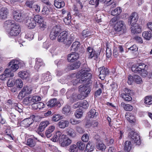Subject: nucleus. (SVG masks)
<instances>
[{"mask_svg":"<svg viewBox=\"0 0 152 152\" xmlns=\"http://www.w3.org/2000/svg\"><path fill=\"white\" fill-rule=\"evenodd\" d=\"M89 69H83L77 73L72 74L71 75V81L74 86L79 83H83L85 82L88 79H90L92 76L91 74L88 73Z\"/></svg>","mask_w":152,"mask_h":152,"instance_id":"1","label":"nucleus"},{"mask_svg":"<svg viewBox=\"0 0 152 152\" xmlns=\"http://www.w3.org/2000/svg\"><path fill=\"white\" fill-rule=\"evenodd\" d=\"M4 27L5 28L7 27L9 28L6 29V32L10 37L16 36L20 32L19 24L13 20L6 21L4 23Z\"/></svg>","mask_w":152,"mask_h":152,"instance_id":"2","label":"nucleus"},{"mask_svg":"<svg viewBox=\"0 0 152 152\" xmlns=\"http://www.w3.org/2000/svg\"><path fill=\"white\" fill-rule=\"evenodd\" d=\"M145 65L144 64L139 65L138 66L133 65L132 67V71L134 73L140 74L142 77H144L147 76L148 72L145 69Z\"/></svg>","mask_w":152,"mask_h":152,"instance_id":"3","label":"nucleus"},{"mask_svg":"<svg viewBox=\"0 0 152 152\" xmlns=\"http://www.w3.org/2000/svg\"><path fill=\"white\" fill-rule=\"evenodd\" d=\"M126 25L124 22L122 20L118 21L114 24V26L115 30L118 32L124 31L126 30Z\"/></svg>","mask_w":152,"mask_h":152,"instance_id":"4","label":"nucleus"},{"mask_svg":"<svg viewBox=\"0 0 152 152\" xmlns=\"http://www.w3.org/2000/svg\"><path fill=\"white\" fill-rule=\"evenodd\" d=\"M129 138L132 139V140L137 145H140L141 143V140L140 136L136 132L134 131H131L128 134Z\"/></svg>","mask_w":152,"mask_h":152,"instance_id":"5","label":"nucleus"},{"mask_svg":"<svg viewBox=\"0 0 152 152\" xmlns=\"http://www.w3.org/2000/svg\"><path fill=\"white\" fill-rule=\"evenodd\" d=\"M61 29L59 26L57 25L52 28L50 34V39L53 40L55 39L60 32Z\"/></svg>","mask_w":152,"mask_h":152,"instance_id":"6","label":"nucleus"},{"mask_svg":"<svg viewBox=\"0 0 152 152\" xmlns=\"http://www.w3.org/2000/svg\"><path fill=\"white\" fill-rule=\"evenodd\" d=\"M72 140L66 135L63 134L59 140V143L62 147L67 146L70 144Z\"/></svg>","mask_w":152,"mask_h":152,"instance_id":"7","label":"nucleus"},{"mask_svg":"<svg viewBox=\"0 0 152 152\" xmlns=\"http://www.w3.org/2000/svg\"><path fill=\"white\" fill-rule=\"evenodd\" d=\"M124 93L121 94V97L126 101H131L132 99V98L131 96V94L132 93L131 90L129 89L126 88L124 89Z\"/></svg>","mask_w":152,"mask_h":152,"instance_id":"8","label":"nucleus"},{"mask_svg":"<svg viewBox=\"0 0 152 152\" xmlns=\"http://www.w3.org/2000/svg\"><path fill=\"white\" fill-rule=\"evenodd\" d=\"M86 55L89 58L96 60L99 54L96 53L92 48L89 47L87 49Z\"/></svg>","mask_w":152,"mask_h":152,"instance_id":"9","label":"nucleus"},{"mask_svg":"<svg viewBox=\"0 0 152 152\" xmlns=\"http://www.w3.org/2000/svg\"><path fill=\"white\" fill-rule=\"evenodd\" d=\"M67 40V32L65 31L61 32L58 37V42H63L66 45H68Z\"/></svg>","mask_w":152,"mask_h":152,"instance_id":"10","label":"nucleus"},{"mask_svg":"<svg viewBox=\"0 0 152 152\" xmlns=\"http://www.w3.org/2000/svg\"><path fill=\"white\" fill-rule=\"evenodd\" d=\"M98 70L100 72L99 75V78L102 80H104L106 75L109 74L108 69L103 66L99 68Z\"/></svg>","mask_w":152,"mask_h":152,"instance_id":"11","label":"nucleus"},{"mask_svg":"<svg viewBox=\"0 0 152 152\" xmlns=\"http://www.w3.org/2000/svg\"><path fill=\"white\" fill-rule=\"evenodd\" d=\"M34 20L36 22L39 24L41 28H46V23L43 21L42 17L39 15H36L34 17Z\"/></svg>","mask_w":152,"mask_h":152,"instance_id":"12","label":"nucleus"},{"mask_svg":"<svg viewBox=\"0 0 152 152\" xmlns=\"http://www.w3.org/2000/svg\"><path fill=\"white\" fill-rule=\"evenodd\" d=\"M138 19V16L137 13L134 12L132 14L128 19V23L130 25H134L136 24Z\"/></svg>","mask_w":152,"mask_h":152,"instance_id":"13","label":"nucleus"},{"mask_svg":"<svg viewBox=\"0 0 152 152\" xmlns=\"http://www.w3.org/2000/svg\"><path fill=\"white\" fill-rule=\"evenodd\" d=\"M26 25L29 29H32L34 28L36 25L35 20L34 18H28L26 21Z\"/></svg>","mask_w":152,"mask_h":152,"instance_id":"14","label":"nucleus"},{"mask_svg":"<svg viewBox=\"0 0 152 152\" xmlns=\"http://www.w3.org/2000/svg\"><path fill=\"white\" fill-rule=\"evenodd\" d=\"M34 121L31 118H26L23 120L20 123L21 125L26 128H27L31 125Z\"/></svg>","mask_w":152,"mask_h":152,"instance_id":"15","label":"nucleus"},{"mask_svg":"<svg viewBox=\"0 0 152 152\" xmlns=\"http://www.w3.org/2000/svg\"><path fill=\"white\" fill-rule=\"evenodd\" d=\"M78 54L75 52H72L69 54L67 56V60L70 62L75 61L79 58Z\"/></svg>","mask_w":152,"mask_h":152,"instance_id":"16","label":"nucleus"},{"mask_svg":"<svg viewBox=\"0 0 152 152\" xmlns=\"http://www.w3.org/2000/svg\"><path fill=\"white\" fill-rule=\"evenodd\" d=\"M131 32L134 34H137L141 33L142 31L141 27L138 24H134V25H131Z\"/></svg>","mask_w":152,"mask_h":152,"instance_id":"17","label":"nucleus"},{"mask_svg":"<svg viewBox=\"0 0 152 152\" xmlns=\"http://www.w3.org/2000/svg\"><path fill=\"white\" fill-rule=\"evenodd\" d=\"M99 138L100 137L98 135H96L94 137V139H96V140L98 142V144L96 145V148L98 149L104 151L106 148V146L100 141Z\"/></svg>","mask_w":152,"mask_h":152,"instance_id":"18","label":"nucleus"},{"mask_svg":"<svg viewBox=\"0 0 152 152\" xmlns=\"http://www.w3.org/2000/svg\"><path fill=\"white\" fill-rule=\"evenodd\" d=\"M91 88L89 86H83V85L79 87V91L80 92L88 95L91 91Z\"/></svg>","mask_w":152,"mask_h":152,"instance_id":"19","label":"nucleus"},{"mask_svg":"<svg viewBox=\"0 0 152 152\" xmlns=\"http://www.w3.org/2000/svg\"><path fill=\"white\" fill-rule=\"evenodd\" d=\"M13 19L16 21L18 22L20 21L23 18L21 13L19 11L14 10L13 12Z\"/></svg>","mask_w":152,"mask_h":152,"instance_id":"20","label":"nucleus"},{"mask_svg":"<svg viewBox=\"0 0 152 152\" xmlns=\"http://www.w3.org/2000/svg\"><path fill=\"white\" fill-rule=\"evenodd\" d=\"M45 64L44 63L42 59L39 58H37L36 59L35 65L34 66V68L38 70L40 66H45Z\"/></svg>","mask_w":152,"mask_h":152,"instance_id":"21","label":"nucleus"},{"mask_svg":"<svg viewBox=\"0 0 152 152\" xmlns=\"http://www.w3.org/2000/svg\"><path fill=\"white\" fill-rule=\"evenodd\" d=\"M8 13V10L6 8L2 7L0 10V18L2 19L6 18Z\"/></svg>","mask_w":152,"mask_h":152,"instance_id":"22","label":"nucleus"},{"mask_svg":"<svg viewBox=\"0 0 152 152\" xmlns=\"http://www.w3.org/2000/svg\"><path fill=\"white\" fill-rule=\"evenodd\" d=\"M51 79V76L49 72H47L46 73L42 74L41 80L43 82H45L48 81H50Z\"/></svg>","mask_w":152,"mask_h":152,"instance_id":"23","label":"nucleus"},{"mask_svg":"<svg viewBox=\"0 0 152 152\" xmlns=\"http://www.w3.org/2000/svg\"><path fill=\"white\" fill-rule=\"evenodd\" d=\"M49 124V122L47 121H45L42 122L40 124L38 128V130L40 132H43Z\"/></svg>","mask_w":152,"mask_h":152,"instance_id":"24","label":"nucleus"},{"mask_svg":"<svg viewBox=\"0 0 152 152\" xmlns=\"http://www.w3.org/2000/svg\"><path fill=\"white\" fill-rule=\"evenodd\" d=\"M60 102L58 101L57 99H51L47 103L48 106L51 107H53L55 106H57Z\"/></svg>","mask_w":152,"mask_h":152,"instance_id":"25","label":"nucleus"},{"mask_svg":"<svg viewBox=\"0 0 152 152\" xmlns=\"http://www.w3.org/2000/svg\"><path fill=\"white\" fill-rule=\"evenodd\" d=\"M98 113L94 109H91L87 113V116L89 118H94L97 117Z\"/></svg>","mask_w":152,"mask_h":152,"instance_id":"26","label":"nucleus"},{"mask_svg":"<svg viewBox=\"0 0 152 152\" xmlns=\"http://www.w3.org/2000/svg\"><path fill=\"white\" fill-rule=\"evenodd\" d=\"M18 74L19 77L23 79H26L28 78L30 76L29 73L27 71H21Z\"/></svg>","mask_w":152,"mask_h":152,"instance_id":"27","label":"nucleus"},{"mask_svg":"<svg viewBox=\"0 0 152 152\" xmlns=\"http://www.w3.org/2000/svg\"><path fill=\"white\" fill-rule=\"evenodd\" d=\"M125 117L127 120L131 123H134L135 121V116L130 113H126Z\"/></svg>","mask_w":152,"mask_h":152,"instance_id":"28","label":"nucleus"},{"mask_svg":"<svg viewBox=\"0 0 152 152\" xmlns=\"http://www.w3.org/2000/svg\"><path fill=\"white\" fill-rule=\"evenodd\" d=\"M54 5L57 8H60L64 6L65 3L63 0H55Z\"/></svg>","mask_w":152,"mask_h":152,"instance_id":"29","label":"nucleus"},{"mask_svg":"<svg viewBox=\"0 0 152 152\" xmlns=\"http://www.w3.org/2000/svg\"><path fill=\"white\" fill-rule=\"evenodd\" d=\"M142 36L145 39L149 40L152 37V34L150 31H145L143 32Z\"/></svg>","mask_w":152,"mask_h":152,"instance_id":"30","label":"nucleus"},{"mask_svg":"<svg viewBox=\"0 0 152 152\" xmlns=\"http://www.w3.org/2000/svg\"><path fill=\"white\" fill-rule=\"evenodd\" d=\"M94 144L92 142H89L86 145L85 150V152H91L94 149Z\"/></svg>","mask_w":152,"mask_h":152,"instance_id":"31","label":"nucleus"},{"mask_svg":"<svg viewBox=\"0 0 152 152\" xmlns=\"http://www.w3.org/2000/svg\"><path fill=\"white\" fill-rule=\"evenodd\" d=\"M80 45V43L78 41H75L73 43L71 47L70 50L76 51L77 50Z\"/></svg>","mask_w":152,"mask_h":152,"instance_id":"32","label":"nucleus"},{"mask_svg":"<svg viewBox=\"0 0 152 152\" xmlns=\"http://www.w3.org/2000/svg\"><path fill=\"white\" fill-rule=\"evenodd\" d=\"M69 121L67 120H61L58 123L59 127L61 128H64L69 126Z\"/></svg>","mask_w":152,"mask_h":152,"instance_id":"33","label":"nucleus"},{"mask_svg":"<svg viewBox=\"0 0 152 152\" xmlns=\"http://www.w3.org/2000/svg\"><path fill=\"white\" fill-rule=\"evenodd\" d=\"M132 145L130 141H126L125 143L124 149L126 152H131Z\"/></svg>","mask_w":152,"mask_h":152,"instance_id":"34","label":"nucleus"},{"mask_svg":"<svg viewBox=\"0 0 152 152\" xmlns=\"http://www.w3.org/2000/svg\"><path fill=\"white\" fill-rule=\"evenodd\" d=\"M120 105L126 111H131L133 109V107L132 105L129 104H126L123 102L121 103Z\"/></svg>","mask_w":152,"mask_h":152,"instance_id":"35","label":"nucleus"},{"mask_svg":"<svg viewBox=\"0 0 152 152\" xmlns=\"http://www.w3.org/2000/svg\"><path fill=\"white\" fill-rule=\"evenodd\" d=\"M80 63L79 62H77L68 65L67 68L70 70L75 69L78 68L80 66Z\"/></svg>","mask_w":152,"mask_h":152,"instance_id":"36","label":"nucleus"},{"mask_svg":"<svg viewBox=\"0 0 152 152\" xmlns=\"http://www.w3.org/2000/svg\"><path fill=\"white\" fill-rule=\"evenodd\" d=\"M55 128L54 126H50L46 131L45 135L47 137L49 138L52 136V133L54 130Z\"/></svg>","mask_w":152,"mask_h":152,"instance_id":"37","label":"nucleus"},{"mask_svg":"<svg viewBox=\"0 0 152 152\" xmlns=\"http://www.w3.org/2000/svg\"><path fill=\"white\" fill-rule=\"evenodd\" d=\"M61 133L59 132L58 131L56 133V134L54 135L53 137L51 138V140L53 142H56L59 140H59L61 138Z\"/></svg>","mask_w":152,"mask_h":152,"instance_id":"38","label":"nucleus"},{"mask_svg":"<svg viewBox=\"0 0 152 152\" xmlns=\"http://www.w3.org/2000/svg\"><path fill=\"white\" fill-rule=\"evenodd\" d=\"M66 134L70 137H74L76 136V133L74 130L71 128H69L67 130Z\"/></svg>","mask_w":152,"mask_h":152,"instance_id":"39","label":"nucleus"},{"mask_svg":"<svg viewBox=\"0 0 152 152\" xmlns=\"http://www.w3.org/2000/svg\"><path fill=\"white\" fill-rule=\"evenodd\" d=\"M11 61L9 63V66H10V68L9 69L13 72L16 71L19 68V66L15 63H12Z\"/></svg>","mask_w":152,"mask_h":152,"instance_id":"40","label":"nucleus"},{"mask_svg":"<svg viewBox=\"0 0 152 152\" xmlns=\"http://www.w3.org/2000/svg\"><path fill=\"white\" fill-rule=\"evenodd\" d=\"M36 144L35 140L32 138L28 139L26 142V145L31 147H34Z\"/></svg>","mask_w":152,"mask_h":152,"instance_id":"41","label":"nucleus"},{"mask_svg":"<svg viewBox=\"0 0 152 152\" xmlns=\"http://www.w3.org/2000/svg\"><path fill=\"white\" fill-rule=\"evenodd\" d=\"M121 11L122 10L121 8L119 7H118L111 11V14L113 16L118 15L120 14Z\"/></svg>","mask_w":152,"mask_h":152,"instance_id":"42","label":"nucleus"},{"mask_svg":"<svg viewBox=\"0 0 152 152\" xmlns=\"http://www.w3.org/2000/svg\"><path fill=\"white\" fill-rule=\"evenodd\" d=\"M41 98L40 96H31V103H36L40 101Z\"/></svg>","mask_w":152,"mask_h":152,"instance_id":"43","label":"nucleus"},{"mask_svg":"<svg viewBox=\"0 0 152 152\" xmlns=\"http://www.w3.org/2000/svg\"><path fill=\"white\" fill-rule=\"evenodd\" d=\"M11 63H15L17 64L19 66V67H23L25 65L23 61L20 60L13 59L11 61Z\"/></svg>","mask_w":152,"mask_h":152,"instance_id":"44","label":"nucleus"},{"mask_svg":"<svg viewBox=\"0 0 152 152\" xmlns=\"http://www.w3.org/2000/svg\"><path fill=\"white\" fill-rule=\"evenodd\" d=\"M22 90V92H24L26 94H31V92L32 89L30 86H24Z\"/></svg>","mask_w":152,"mask_h":152,"instance_id":"45","label":"nucleus"},{"mask_svg":"<svg viewBox=\"0 0 152 152\" xmlns=\"http://www.w3.org/2000/svg\"><path fill=\"white\" fill-rule=\"evenodd\" d=\"M77 147L78 148V149L81 150H83L84 149L85 146V143L81 141L77 142L76 144Z\"/></svg>","mask_w":152,"mask_h":152,"instance_id":"46","label":"nucleus"},{"mask_svg":"<svg viewBox=\"0 0 152 152\" xmlns=\"http://www.w3.org/2000/svg\"><path fill=\"white\" fill-rule=\"evenodd\" d=\"M4 72L7 78L12 77L13 76V72L9 68L5 69Z\"/></svg>","mask_w":152,"mask_h":152,"instance_id":"47","label":"nucleus"},{"mask_svg":"<svg viewBox=\"0 0 152 152\" xmlns=\"http://www.w3.org/2000/svg\"><path fill=\"white\" fill-rule=\"evenodd\" d=\"M144 103L147 104L151 105L152 104V97L151 96L145 97L144 99Z\"/></svg>","mask_w":152,"mask_h":152,"instance_id":"48","label":"nucleus"},{"mask_svg":"<svg viewBox=\"0 0 152 152\" xmlns=\"http://www.w3.org/2000/svg\"><path fill=\"white\" fill-rule=\"evenodd\" d=\"M15 84L17 88H22L23 86V82L20 79H18L16 80Z\"/></svg>","mask_w":152,"mask_h":152,"instance_id":"49","label":"nucleus"},{"mask_svg":"<svg viewBox=\"0 0 152 152\" xmlns=\"http://www.w3.org/2000/svg\"><path fill=\"white\" fill-rule=\"evenodd\" d=\"M134 81L138 84L141 83L142 81L141 77L137 75L134 76Z\"/></svg>","mask_w":152,"mask_h":152,"instance_id":"50","label":"nucleus"},{"mask_svg":"<svg viewBox=\"0 0 152 152\" xmlns=\"http://www.w3.org/2000/svg\"><path fill=\"white\" fill-rule=\"evenodd\" d=\"M71 17L70 15V13L69 12L67 14V15L65 17V18L64 19V22L67 24H69L71 21Z\"/></svg>","mask_w":152,"mask_h":152,"instance_id":"51","label":"nucleus"},{"mask_svg":"<svg viewBox=\"0 0 152 152\" xmlns=\"http://www.w3.org/2000/svg\"><path fill=\"white\" fill-rule=\"evenodd\" d=\"M69 150L70 152H78V149L76 145L74 144L70 146Z\"/></svg>","mask_w":152,"mask_h":152,"instance_id":"52","label":"nucleus"},{"mask_svg":"<svg viewBox=\"0 0 152 152\" xmlns=\"http://www.w3.org/2000/svg\"><path fill=\"white\" fill-rule=\"evenodd\" d=\"M83 112L81 110H77L75 113V115L76 118H79L83 116Z\"/></svg>","mask_w":152,"mask_h":152,"instance_id":"53","label":"nucleus"},{"mask_svg":"<svg viewBox=\"0 0 152 152\" xmlns=\"http://www.w3.org/2000/svg\"><path fill=\"white\" fill-rule=\"evenodd\" d=\"M88 102L86 100H84L80 102V108H87L88 107Z\"/></svg>","mask_w":152,"mask_h":152,"instance_id":"54","label":"nucleus"},{"mask_svg":"<svg viewBox=\"0 0 152 152\" xmlns=\"http://www.w3.org/2000/svg\"><path fill=\"white\" fill-rule=\"evenodd\" d=\"M62 118L60 114H55L52 118V121H57L60 119Z\"/></svg>","mask_w":152,"mask_h":152,"instance_id":"55","label":"nucleus"},{"mask_svg":"<svg viewBox=\"0 0 152 152\" xmlns=\"http://www.w3.org/2000/svg\"><path fill=\"white\" fill-rule=\"evenodd\" d=\"M70 110V107L68 105H66L63 109V112L64 113H69Z\"/></svg>","mask_w":152,"mask_h":152,"instance_id":"56","label":"nucleus"},{"mask_svg":"<svg viewBox=\"0 0 152 152\" xmlns=\"http://www.w3.org/2000/svg\"><path fill=\"white\" fill-rule=\"evenodd\" d=\"M82 36L84 37H86L91 35L90 32L87 29L83 31L82 33Z\"/></svg>","mask_w":152,"mask_h":152,"instance_id":"57","label":"nucleus"},{"mask_svg":"<svg viewBox=\"0 0 152 152\" xmlns=\"http://www.w3.org/2000/svg\"><path fill=\"white\" fill-rule=\"evenodd\" d=\"M99 1H101V0H90L89 3L91 4L95 5V7H96L99 4Z\"/></svg>","mask_w":152,"mask_h":152,"instance_id":"58","label":"nucleus"},{"mask_svg":"<svg viewBox=\"0 0 152 152\" xmlns=\"http://www.w3.org/2000/svg\"><path fill=\"white\" fill-rule=\"evenodd\" d=\"M114 0H101V1L103 2L107 6H110L114 2Z\"/></svg>","mask_w":152,"mask_h":152,"instance_id":"59","label":"nucleus"},{"mask_svg":"<svg viewBox=\"0 0 152 152\" xmlns=\"http://www.w3.org/2000/svg\"><path fill=\"white\" fill-rule=\"evenodd\" d=\"M34 1L33 0H28L26 3V5L29 8H32Z\"/></svg>","mask_w":152,"mask_h":152,"instance_id":"60","label":"nucleus"},{"mask_svg":"<svg viewBox=\"0 0 152 152\" xmlns=\"http://www.w3.org/2000/svg\"><path fill=\"white\" fill-rule=\"evenodd\" d=\"M88 95L86 94H85L83 93H81L77 95V98L79 99L82 100L83 99L86 97Z\"/></svg>","mask_w":152,"mask_h":152,"instance_id":"61","label":"nucleus"},{"mask_svg":"<svg viewBox=\"0 0 152 152\" xmlns=\"http://www.w3.org/2000/svg\"><path fill=\"white\" fill-rule=\"evenodd\" d=\"M89 139V136L88 134H84L81 137L82 140L84 142H87L88 141Z\"/></svg>","mask_w":152,"mask_h":152,"instance_id":"62","label":"nucleus"},{"mask_svg":"<svg viewBox=\"0 0 152 152\" xmlns=\"http://www.w3.org/2000/svg\"><path fill=\"white\" fill-rule=\"evenodd\" d=\"M70 123L73 125H76L79 124L80 122V120H77L74 118H71L70 120Z\"/></svg>","mask_w":152,"mask_h":152,"instance_id":"63","label":"nucleus"},{"mask_svg":"<svg viewBox=\"0 0 152 152\" xmlns=\"http://www.w3.org/2000/svg\"><path fill=\"white\" fill-rule=\"evenodd\" d=\"M49 9L46 7H44L42 10V13L43 15H47L49 13Z\"/></svg>","mask_w":152,"mask_h":152,"instance_id":"64","label":"nucleus"}]
</instances>
